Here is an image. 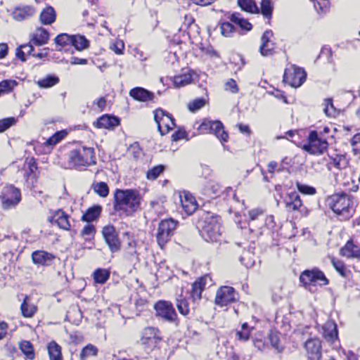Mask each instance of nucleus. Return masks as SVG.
Returning a JSON list of instances; mask_svg holds the SVG:
<instances>
[{
  "mask_svg": "<svg viewBox=\"0 0 360 360\" xmlns=\"http://www.w3.org/2000/svg\"><path fill=\"white\" fill-rule=\"evenodd\" d=\"M113 207L120 215L130 217L141 206L142 197L139 191L135 189L117 188L113 193Z\"/></svg>",
  "mask_w": 360,
  "mask_h": 360,
  "instance_id": "nucleus-1",
  "label": "nucleus"
},
{
  "mask_svg": "<svg viewBox=\"0 0 360 360\" xmlns=\"http://www.w3.org/2000/svg\"><path fill=\"white\" fill-rule=\"evenodd\" d=\"M327 202L340 220H348L354 212L353 198L346 193L333 194L328 198Z\"/></svg>",
  "mask_w": 360,
  "mask_h": 360,
  "instance_id": "nucleus-2",
  "label": "nucleus"
},
{
  "mask_svg": "<svg viewBox=\"0 0 360 360\" xmlns=\"http://www.w3.org/2000/svg\"><path fill=\"white\" fill-rule=\"evenodd\" d=\"M202 238L209 242H217L221 235V219L217 215L205 213L198 221Z\"/></svg>",
  "mask_w": 360,
  "mask_h": 360,
  "instance_id": "nucleus-3",
  "label": "nucleus"
},
{
  "mask_svg": "<svg viewBox=\"0 0 360 360\" xmlns=\"http://www.w3.org/2000/svg\"><path fill=\"white\" fill-rule=\"evenodd\" d=\"M68 163L74 168L95 165L94 149L82 146L71 150L68 154Z\"/></svg>",
  "mask_w": 360,
  "mask_h": 360,
  "instance_id": "nucleus-4",
  "label": "nucleus"
},
{
  "mask_svg": "<svg viewBox=\"0 0 360 360\" xmlns=\"http://www.w3.org/2000/svg\"><path fill=\"white\" fill-rule=\"evenodd\" d=\"M178 221L172 218L162 220L159 223L156 233V240L161 248L169 241L171 237L174 233Z\"/></svg>",
  "mask_w": 360,
  "mask_h": 360,
  "instance_id": "nucleus-5",
  "label": "nucleus"
},
{
  "mask_svg": "<svg viewBox=\"0 0 360 360\" xmlns=\"http://www.w3.org/2000/svg\"><path fill=\"white\" fill-rule=\"evenodd\" d=\"M1 207L9 210L15 207L21 201L20 190L13 185H8L4 188L0 195Z\"/></svg>",
  "mask_w": 360,
  "mask_h": 360,
  "instance_id": "nucleus-6",
  "label": "nucleus"
},
{
  "mask_svg": "<svg viewBox=\"0 0 360 360\" xmlns=\"http://www.w3.org/2000/svg\"><path fill=\"white\" fill-rule=\"evenodd\" d=\"M198 130L202 134H213L221 143L226 142L229 139L228 133L224 130L223 124L220 121L204 120L199 126Z\"/></svg>",
  "mask_w": 360,
  "mask_h": 360,
  "instance_id": "nucleus-7",
  "label": "nucleus"
},
{
  "mask_svg": "<svg viewBox=\"0 0 360 360\" xmlns=\"http://www.w3.org/2000/svg\"><path fill=\"white\" fill-rule=\"evenodd\" d=\"M300 281L306 288L316 284L320 286L328 284V279L321 271L316 268L304 271L300 276Z\"/></svg>",
  "mask_w": 360,
  "mask_h": 360,
  "instance_id": "nucleus-8",
  "label": "nucleus"
},
{
  "mask_svg": "<svg viewBox=\"0 0 360 360\" xmlns=\"http://www.w3.org/2000/svg\"><path fill=\"white\" fill-rule=\"evenodd\" d=\"M306 76L304 69L292 65L285 70L283 82L292 87L297 88L304 82Z\"/></svg>",
  "mask_w": 360,
  "mask_h": 360,
  "instance_id": "nucleus-9",
  "label": "nucleus"
},
{
  "mask_svg": "<svg viewBox=\"0 0 360 360\" xmlns=\"http://www.w3.org/2000/svg\"><path fill=\"white\" fill-rule=\"evenodd\" d=\"M154 117L161 135L167 134L175 126L172 116L162 109L156 110Z\"/></svg>",
  "mask_w": 360,
  "mask_h": 360,
  "instance_id": "nucleus-10",
  "label": "nucleus"
},
{
  "mask_svg": "<svg viewBox=\"0 0 360 360\" xmlns=\"http://www.w3.org/2000/svg\"><path fill=\"white\" fill-rule=\"evenodd\" d=\"M309 143L303 146V149L310 154H322L328 148V142L318 137L317 132L312 131L309 133Z\"/></svg>",
  "mask_w": 360,
  "mask_h": 360,
  "instance_id": "nucleus-11",
  "label": "nucleus"
},
{
  "mask_svg": "<svg viewBox=\"0 0 360 360\" xmlns=\"http://www.w3.org/2000/svg\"><path fill=\"white\" fill-rule=\"evenodd\" d=\"M161 340L160 331L157 328L147 327L141 332L140 342L148 349H152L157 347Z\"/></svg>",
  "mask_w": 360,
  "mask_h": 360,
  "instance_id": "nucleus-12",
  "label": "nucleus"
},
{
  "mask_svg": "<svg viewBox=\"0 0 360 360\" xmlns=\"http://www.w3.org/2000/svg\"><path fill=\"white\" fill-rule=\"evenodd\" d=\"M238 294L233 288L222 286L217 292L215 304L220 307L226 306L237 300Z\"/></svg>",
  "mask_w": 360,
  "mask_h": 360,
  "instance_id": "nucleus-13",
  "label": "nucleus"
},
{
  "mask_svg": "<svg viewBox=\"0 0 360 360\" xmlns=\"http://www.w3.org/2000/svg\"><path fill=\"white\" fill-rule=\"evenodd\" d=\"M103 237L112 252H116L120 250L121 242L118 237V233L112 225H107L102 229Z\"/></svg>",
  "mask_w": 360,
  "mask_h": 360,
  "instance_id": "nucleus-14",
  "label": "nucleus"
},
{
  "mask_svg": "<svg viewBox=\"0 0 360 360\" xmlns=\"http://www.w3.org/2000/svg\"><path fill=\"white\" fill-rule=\"evenodd\" d=\"M157 316L164 320L173 322L176 320L177 314L171 302L167 301H159L155 305Z\"/></svg>",
  "mask_w": 360,
  "mask_h": 360,
  "instance_id": "nucleus-15",
  "label": "nucleus"
},
{
  "mask_svg": "<svg viewBox=\"0 0 360 360\" xmlns=\"http://www.w3.org/2000/svg\"><path fill=\"white\" fill-rule=\"evenodd\" d=\"M304 348L309 360H321L322 347L319 338L308 339L304 343Z\"/></svg>",
  "mask_w": 360,
  "mask_h": 360,
  "instance_id": "nucleus-16",
  "label": "nucleus"
},
{
  "mask_svg": "<svg viewBox=\"0 0 360 360\" xmlns=\"http://www.w3.org/2000/svg\"><path fill=\"white\" fill-rule=\"evenodd\" d=\"M285 208L287 212L300 211L303 207V203L299 194L296 192L288 193L284 199Z\"/></svg>",
  "mask_w": 360,
  "mask_h": 360,
  "instance_id": "nucleus-17",
  "label": "nucleus"
},
{
  "mask_svg": "<svg viewBox=\"0 0 360 360\" xmlns=\"http://www.w3.org/2000/svg\"><path fill=\"white\" fill-rule=\"evenodd\" d=\"M25 178L28 184L34 186L37 181V163L34 158L27 159L25 164Z\"/></svg>",
  "mask_w": 360,
  "mask_h": 360,
  "instance_id": "nucleus-18",
  "label": "nucleus"
},
{
  "mask_svg": "<svg viewBox=\"0 0 360 360\" xmlns=\"http://www.w3.org/2000/svg\"><path fill=\"white\" fill-rule=\"evenodd\" d=\"M36 10L31 6L15 7L12 12V17L16 21H22L33 16Z\"/></svg>",
  "mask_w": 360,
  "mask_h": 360,
  "instance_id": "nucleus-19",
  "label": "nucleus"
},
{
  "mask_svg": "<svg viewBox=\"0 0 360 360\" xmlns=\"http://www.w3.org/2000/svg\"><path fill=\"white\" fill-rule=\"evenodd\" d=\"M55 258L53 254L43 250H37L32 254L33 262L38 265L50 266Z\"/></svg>",
  "mask_w": 360,
  "mask_h": 360,
  "instance_id": "nucleus-20",
  "label": "nucleus"
},
{
  "mask_svg": "<svg viewBox=\"0 0 360 360\" xmlns=\"http://www.w3.org/2000/svg\"><path fill=\"white\" fill-rule=\"evenodd\" d=\"M120 124V120L115 116L103 115L94 122V125L98 129H113Z\"/></svg>",
  "mask_w": 360,
  "mask_h": 360,
  "instance_id": "nucleus-21",
  "label": "nucleus"
},
{
  "mask_svg": "<svg viewBox=\"0 0 360 360\" xmlns=\"http://www.w3.org/2000/svg\"><path fill=\"white\" fill-rule=\"evenodd\" d=\"M273 32L267 30L262 36V44L259 47V52L263 56H268L272 54L274 49V44L271 41Z\"/></svg>",
  "mask_w": 360,
  "mask_h": 360,
  "instance_id": "nucleus-22",
  "label": "nucleus"
},
{
  "mask_svg": "<svg viewBox=\"0 0 360 360\" xmlns=\"http://www.w3.org/2000/svg\"><path fill=\"white\" fill-rule=\"evenodd\" d=\"M323 337L333 343L338 338L337 324L332 320L327 321L323 326Z\"/></svg>",
  "mask_w": 360,
  "mask_h": 360,
  "instance_id": "nucleus-23",
  "label": "nucleus"
},
{
  "mask_svg": "<svg viewBox=\"0 0 360 360\" xmlns=\"http://www.w3.org/2000/svg\"><path fill=\"white\" fill-rule=\"evenodd\" d=\"M52 223L56 224L60 229L69 231L71 229L70 217L63 210H58L55 212L51 219Z\"/></svg>",
  "mask_w": 360,
  "mask_h": 360,
  "instance_id": "nucleus-24",
  "label": "nucleus"
},
{
  "mask_svg": "<svg viewBox=\"0 0 360 360\" xmlns=\"http://www.w3.org/2000/svg\"><path fill=\"white\" fill-rule=\"evenodd\" d=\"M129 95L134 100L141 102L152 101L154 94L142 87H135L130 90Z\"/></svg>",
  "mask_w": 360,
  "mask_h": 360,
  "instance_id": "nucleus-25",
  "label": "nucleus"
},
{
  "mask_svg": "<svg viewBox=\"0 0 360 360\" xmlns=\"http://www.w3.org/2000/svg\"><path fill=\"white\" fill-rule=\"evenodd\" d=\"M181 202L184 210L188 214H192L198 207L195 198L188 193H185L183 197L181 196Z\"/></svg>",
  "mask_w": 360,
  "mask_h": 360,
  "instance_id": "nucleus-26",
  "label": "nucleus"
},
{
  "mask_svg": "<svg viewBox=\"0 0 360 360\" xmlns=\"http://www.w3.org/2000/svg\"><path fill=\"white\" fill-rule=\"evenodd\" d=\"M49 39V33L44 28L39 27L32 34L31 42L36 46H42L47 44Z\"/></svg>",
  "mask_w": 360,
  "mask_h": 360,
  "instance_id": "nucleus-27",
  "label": "nucleus"
},
{
  "mask_svg": "<svg viewBox=\"0 0 360 360\" xmlns=\"http://www.w3.org/2000/svg\"><path fill=\"white\" fill-rule=\"evenodd\" d=\"M37 307L30 302V298L25 295L22 303L20 305V311L23 317L32 318L36 314Z\"/></svg>",
  "mask_w": 360,
  "mask_h": 360,
  "instance_id": "nucleus-28",
  "label": "nucleus"
},
{
  "mask_svg": "<svg viewBox=\"0 0 360 360\" xmlns=\"http://www.w3.org/2000/svg\"><path fill=\"white\" fill-rule=\"evenodd\" d=\"M342 256L348 258L354 257L360 259V247L355 245L351 241H348L340 250Z\"/></svg>",
  "mask_w": 360,
  "mask_h": 360,
  "instance_id": "nucleus-29",
  "label": "nucleus"
},
{
  "mask_svg": "<svg viewBox=\"0 0 360 360\" xmlns=\"http://www.w3.org/2000/svg\"><path fill=\"white\" fill-rule=\"evenodd\" d=\"M46 348L50 360H63L62 348L56 341L49 342Z\"/></svg>",
  "mask_w": 360,
  "mask_h": 360,
  "instance_id": "nucleus-30",
  "label": "nucleus"
},
{
  "mask_svg": "<svg viewBox=\"0 0 360 360\" xmlns=\"http://www.w3.org/2000/svg\"><path fill=\"white\" fill-rule=\"evenodd\" d=\"M56 13L54 8L51 6H47L41 12L39 19L44 25H51L55 22Z\"/></svg>",
  "mask_w": 360,
  "mask_h": 360,
  "instance_id": "nucleus-31",
  "label": "nucleus"
},
{
  "mask_svg": "<svg viewBox=\"0 0 360 360\" xmlns=\"http://www.w3.org/2000/svg\"><path fill=\"white\" fill-rule=\"evenodd\" d=\"M205 285V278H200L193 283L191 297L194 302L200 300L201 294L204 289Z\"/></svg>",
  "mask_w": 360,
  "mask_h": 360,
  "instance_id": "nucleus-32",
  "label": "nucleus"
},
{
  "mask_svg": "<svg viewBox=\"0 0 360 360\" xmlns=\"http://www.w3.org/2000/svg\"><path fill=\"white\" fill-rule=\"evenodd\" d=\"M101 210L102 208L100 205H95L89 208L82 215V220L87 222H91L96 220L100 216Z\"/></svg>",
  "mask_w": 360,
  "mask_h": 360,
  "instance_id": "nucleus-33",
  "label": "nucleus"
},
{
  "mask_svg": "<svg viewBox=\"0 0 360 360\" xmlns=\"http://www.w3.org/2000/svg\"><path fill=\"white\" fill-rule=\"evenodd\" d=\"M110 272L106 269H97L93 274L95 283L104 284L110 278Z\"/></svg>",
  "mask_w": 360,
  "mask_h": 360,
  "instance_id": "nucleus-34",
  "label": "nucleus"
},
{
  "mask_svg": "<svg viewBox=\"0 0 360 360\" xmlns=\"http://www.w3.org/2000/svg\"><path fill=\"white\" fill-rule=\"evenodd\" d=\"M20 349L25 354L27 359L33 360L35 357V354L32 344L27 340H23L20 343Z\"/></svg>",
  "mask_w": 360,
  "mask_h": 360,
  "instance_id": "nucleus-35",
  "label": "nucleus"
},
{
  "mask_svg": "<svg viewBox=\"0 0 360 360\" xmlns=\"http://www.w3.org/2000/svg\"><path fill=\"white\" fill-rule=\"evenodd\" d=\"M192 82V76L190 73L176 75L173 78V83L175 87L180 88Z\"/></svg>",
  "mask_w": 360,
  "mask_h": 360,
  "instance_id": "nucleus-36",
  "label": "nucleus"
},
{
  "mask_svg": "<svg viewBox=\"0 0 360 360\" xmlns=\"http://www.w3.org/2000/svg\"><path fill=\"white\" fill-rule=\"evenodd\" d=\"M33 51H34V47L30 43V44L21 45L20 46H19L16 49L15 54H16V56L18 58L20 59L22 61H25L26 60L25 56L30 55Z\"/></svg>",
  "mask_w": 360,
  "mask_h": 360,
  "instance_id": "nucleus-37",
  "label": "nucleus"
},
{
  "mask_svg": "<svg viewBox=\"0 0 360 360\" xmlns=\"http://www.w3.org/2000/svg\"><path fill=\"white\" fill-rule=\"evenodd\" d=\"M94 191L100 197L105 198L109 194V187L106 183L101 181L94 183L91 186Z\"/></svg>",
  "mask_w": 360,
  "mask_h": 360,
  "instance_id": "nucleus-38",
  "label": "nucleus"
},
{
  "mask_svg": "<svg viewBox=\"0 0 360 360\" xmlns=\"http://www.w3.org/2000/svg\"><path fill=\"white\" fill-rule=\"evenodd\" d=\"M59 82V78L54 75H48L45 78L39 79L37 82V85L40 88H50Z\"/></svg>",
  "mask_w": 360,
  "mask_h": 360,
  "instance_id": "nucleus-39",
  "label": "nucleus"
},
{
  "mask_svg": "<svg viewBox=\"0 0 360 360\" xmlns=\"http://www.w3.org/2000/svg\"><path fill=\"white\" fill-rule=\"evenodd\" d=\"M72 46H75L77 50H83L89 46V41L82 35L72 36Z\"/></svg>",
  "mask_w": 360,
  "mask_h": 360,
  "instance_id": "nucleus-40",
  "label": "nucleus"
},
{
  "mask_svg": "<svg viewBox=\"0 0 360 360\" xmlns=\"http://www.w3.org/2000/svg\"><path fill=\"white\" fill-rule=\"evenodd\" d=\"M221 186L214 181H210L205 188V193L210 198L219 195L221 192Z\"/></svg>",
  "mask_w": 360,
  "mask_h": 360,
  "instance_id": "nucleus-41",
  "label": "nucleus"
},
{
  "mask_svg": "<svg viewBox=\"0 0 360 360\" xmlns=\"http://www.w3.org/2000/svg\"><path fill=\"white\" fill-rule=\"evenodd\" d=\"M230 19L243 30L250 31L252 29V25L247 20L242 18L239 13L232 14Z\"/></svg>",
  "mask_w": 360,
  "mask_h": 360,
  "instance_id": "nucleus-42",
  "label": "nucleus"
},
{
  "mask_svg": "<svg viewBox=\"0 0 360 360\" xmlns=\"http://www.w3.org/2000/svg\"><path fill=\"white\" fill-rule=\"evenodd\" d=\"M238 4L240 7L245 11L252 13L259 12L258 7L252 0H238Z\"/></svg>",
  "mask_w": 360,
  "mask_h": 360,
  "instance_id": "nucleus-43",
  "label": "nucleus"
},
{
  "mask_svg": "<svg viewBox=\"0 0 360 360\" xmlns=\"http://www.w3.org/2000/svg\"><path fill=\"white\" fill-rule=\"evenodd\" d=\"M97 353L98 349L94 345L89 344L82 349L80 353V359L81 360H86L89 357L96 356Z\"/></svg>",
  "mask_w": 360,
  "mask_h": 360,
  "instance_id": "nucleus-44",
  "label": "nucleus"
},
{
  "mask_svg": "<svg viewBox=\"0 0 360 360\" xmlns=\"http://www.w3.org/2000/svg\"><path fill=\"white\" fill-rule=\"evenodd\" d=\"M176 307L179 313L182 315L186 316L188 314L190 311L188 303L185 298L182 297V296H180L179 298L176 299Z\"/></svg>",
  "mask_w": 360,
  "mask_h": 360,
  "instance_id": "nucleus-45",
  "label": "nucleus"
},
{
  "mask_svg": "<svg viewBox=\"0 0 360 360\" xmlns=\"http://www.w3.org/2000/svg\"><path fill=\"white\" fill-rule=\"evenodd\" d=\"M273 6L270 0H262L261 2V13L266 18H271Z\"/></svg>",
  "mask_w": 360,
  "mask_h": 360,
  "instance_id": "nucleus-46",
  "label": "nucleus"
},
{
  "mask_svg": "<svg viewBox=\"0 0 360 360\" xmlns=\"http://www.w3.org/2000/svg\"><path fill=\"white\" fill-rule=\"evenodd\" d=\"M324 112L328 116L335 117L338 114V111L334 107L333 101L330 98H327L324 101Z\"/></svg>",
  "mask_w": 360,
  "mask_h": 360,
  "instance_id": "nucleus-47",
  "label": "nucleus"
},
{
  "mask_svg": "<svg viewBox=\"0 0 360 360\" xmlns=\"http://www.w3.org/2000/svg\"><path fill=\"white\" fill-rule=\"evenodd\" d=\"M165 170V166L160 165L149 169L146 174L147 179L149 180L156 179Z\"/></svg>",
  "mask_w": 360,
  "mask_h": 360,
  "instance_id": "nucleus-48",
  "label": "nucleus"
},
{
  "mask_svg": "<svg viewBox=\"0 0 360 360\" xmlns=\"http://www.w3.org/2000/svg\"><path fill=\"white\" fill-rule=\"evenodd\" d=\"M72 36H70L67 34H58L55 38V43L57 45L61 46H65L68 45H72Z\"/></svg>",
  "mask_w": 360,
  "mask_h": 360,
  "instance_id": "nucleus-49",
  "label": "nucleus"
},
{
  "mask_svg": "<svg viewBox=\"0 0 360 360\" xmlns=\"http://www.w3.org/2000/svg\"><path fill=\"white\" fill-rule=\"evenodd\" d=\"M269 341L272 347L278 352L281 353L283 351V347L281 344L279 337L277 334L271 333L269 335Z\"/></svg>",
  "mask_w": 360,
  "mask_h": 360,
  "instance_id": "nucleus-50",
  "label": "nucleus"
},
{
  "mask_svg": "<svg viewBox=\"0 0 360 360\" xmlns=\"http://www.w3.org/2000/svg\"><path fill=\"white\" fill-rule=\"evenodd\" d=\"M220 30L223 36L229 37H231L232 34L234 32L235 27L231 22H225L221 23Z\"/></svg>",
  "mask_w": 360,
  "mask_h": 360,
  "instance_id": "nucleus-51",
  "label": "nucleus"
},
{
  "mask_svg": "<svg viewBox=\"0 0 360 360\" xmlns=\"http://www.w3.org/2000/svg\"><path fill=\"white\" fill-rule=\"evenodd\" d=\"M17 85L15 80H4L0 82V95L4 93H8L12 91L13 87Z\"/></svg>",
  "mask_w": 360,
  "mask_h": 360,
  "instance_id": "nucleus-52",
  "label": "nucleus"
},
{
  "mask_svg": "<svg viewBox=\"0 0 360 360\" xmlns=\"http://www.w3.org/2000/svg\"><path fill=\"white\" fill-rule=\"evenodd\" d=\"M128 153L133 156L134 159H139L143 154L142 149L138 143L131 144L128 148Z\"/></svg>",
  "mask_w": 360,
  "mask_h": 360,
  "instance_id": "nucleus-53",
  "label": "nucleus"
},
{
  "mask_svg": "<svg viewBox=\"0 0 360 360\" xmlns=\"http://www.w3.org/2000/svg\"><path fill=\"white\" fill-rule=\"evenodd\" d=\"M296 186L298 191L306 195H314L316 192V190L314 187L301 184L300 182H296Z\"/></svg>",
  "mask_w": 360,
  "mask_h": 360,
  "instance_id": "nucleus-54",
  "label": "nucleus"
},
{
  "mask_svg": "<svg viewBox=\"0 0 360 360\" xmlns=\"http://www.w3.org/2000/svg\"><path fill=\"white\" fill-rule=\"evenodd\" d=\"M312 1L316 10L320 12H326L330 6L329 0H312Z\"/></svg>",
  "mask_w": 360,
  "mask_h": 360,
  "instance_id": "nucleus-55",
  "label": "nucleus"
},
{
  "mask_svg": "<svg viewBox=\"0 0 360 360\" xmlns=\"http://www.w3.org/2000/svg\"><path fill=\"white\" fill-rule=\"evenodd\" d=\"M205 104V101L203 98H197L190 102L188 104V108L190 111L195 112L202 108Z\"/></svg>",
  "mask_w": 360,
  "mask_h": 360,
  "instance_id": "nucleus-56",
  "label": "nucleus"
},
{
  "mask_svg": "<svg viewBox=\"0 0 360 360\" xmlns=\"http://www.w3.org/2000/svg\"><path fill=\"white\" fill-rule=\"evenodd\" d=\"M14 117H8L0 120V133L6 131L7 129L14 125L15 123Z\"/></svg>",
  "mask_w": 360,
  "mask_h": 360,
  "instance_id": "nucleus-57",
  "label": "nucleus"
},
{
  "mask_svg": "<svg viewBox=\"0 0 360 360\" xmlns=\"http://www.w3.org/2000/svg\"><path fill=\"white\" fill-rule=\"evenodd\" d=\"M96 232L95 226L92 224H86L82 231V235L86 236V240L90 239Z\"/></svg>",
  "mask_w": 360,
  "mask_h": 360,
  "instance_id": "nucleus-58",
  "label": "nucleus"
},
{
  "mask_svg": "<svg viewBox=\"0 0 360 360\" xmlns=\"http://www.w3.org/2000/svg\"><path fill=\"white\" fill-rule=\"evenodd\" d=\"M64 137L63 131L56 132L52 136H51L46 142L49 146H54L57 144Z\"/></svg>",
  "mask_w": 360,
  "mask_h": 360,
  "instance_id": "nucleus-59",
  "label": "nucleus"
},
{
  "mask_svg": "<svg viewBox=\"0 0 360 360\" xmlns=\"http://www.w3.org/2000/svg\"><path fill=\"white\" fill-rule=\"evenodd\" d=\"M263 214V211L260 209H252L248 212V216L250 221H255L258 219L259 216Z\"/></svg>",
  "mask_w": 360,
  "mask_h": 360,
  "instance_id": "nucleus-60",
  "label": "nucleus"
},
{
  "mask_svg": "<svg viewBox=\"0 0 360 360\" xmlns=\"http://www.w3.org/2000/svg\"><path fill=\"white\" fill-rule=\"evenodd\" d=\"M331 262L336 271L339 272L340 275L345 276V269L343 262L340 260H336L334 258H332Z\"/></svg>",
  "mask_w": 360,
  "mask_h": 360,
  "instance_id": "nucleus-61",
  "label": "nucleus"
},
{
  "mask_svg": "<svg viewBox=\"0 0 360 360\" xmlns=\"http://www.w3.org/2000/svg\"><path fill=\"white\" fill-rule=\"evenodd\" d=\"M225 89L229 90L232 93H237L238 88L235 80L231 79L225 84Z\"/></svg>",
  "mask_w": 360,
  "mask_h": 360,
  "instance_id": "nucleus-62",
  "label": "nucleus"
},
{
  "mask_svg": "<svg viewBox=\"0 0 360 360\" xmlns=\"http://www.w3.org/2000/svg\"><path fill=\"white\" fill-rule=\"evenodd\" d=\"M186 136V133L184 130L179 129L175 131L172 136V140L174 141H177L179 140L183 139Z\"/></svg>",
  "mask_w": 360,
  "mask_h": 360,
  "instance_id": "nucleus-63",
  "label": "nucleus"
},
{
  "mask_svg": "<svg viewBox=\"0 0 360 360\" xmlns=\"http://www.w3.org/2000/svg\"><path fill=\"white\" fill-rule=\"evenodd\" d=\"M250 330H240L236 332V336L238 340L246 341L249 339Z\"/></svg>",
  "mask_w": 360,
  "mask_h": 360,
  "instance_id": "nucleus-64",
  "label": "nucleus"
}]
</instances>
